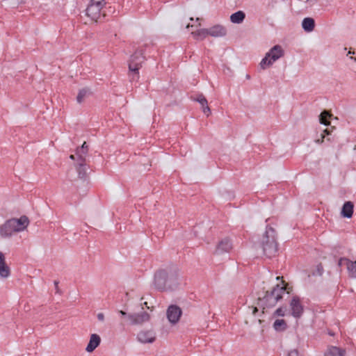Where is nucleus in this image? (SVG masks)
Wrapping results in <instances>:
<instances>
[{
    "mask_svg": "<svg viewBox=\"0 0 356 356\" xmlns=\"http://www.w3.org/2000/svg\"><path fill=\"white\" fill-rule=\"evenodd\" d=\"M277 291H266V293L262 300L265 302L266 307H273L282 298V295L276 293Z\"/></svg>",
    "mask_w": 356,
    "mask_h": 356,
    "instance_id": "nucleus-8",
    "label": "nucleus"
},
{
    "mask_svg": "<svg viewBox=\"0 0 356 356\" xmlns=\"http://www.w3.org/2000/svg\"><path fill=\"white\" fill-rule=\"evenodd\" d=\"M139 70L137 68H129V77L131 82H137L139 80Z\"/></svg>",
    "mask_w": 356,
    "mask_h": 356,
    "instance_id": "nucleus-27",
    "label": "nucleus"
},
{
    "mask_svg": "<svg viewBox=\"0 0 356 356\" xmlns=\"http://www.w3.org/2000/svg\"><path fill=\"white\" fill-rule=\"evenodd\" d=\"M276 280L277 284L273 286L271 289H289L288 288V284L285 282L282 277L277 276Z\"/></svg>",
    "mask_w": 356,
    "mask_h": 356,
    "instance_id": "nucleus-25",
    "label": "nucleus"
},
{
    "mask_svg": "<svg viewBox=\"0 0 356 356\" xmlns=\"http://www.w3.org/2000/svg\"><path fill=\"white\" fill-rule=\"evenodd\" d=\"M138 341L142 343H153L156 337L152 331H140L137 335Z\"/></svg>",
    "mask_w": 356,
    "mask_h": 356,
    "instance_id": "nucleus-11",
    "label": "nucleus"
},
{
    "mask_svg": "<svg viewBox=\"0 0 356 356\" xmlns=\"http://www.w3.org/2000/svg\"><path fill=\"white\" fill-rule=\"evenodd\" d=\"M332 115L327 111L325 110L321 112V113L319 115V122L321 124L324 125H329L330 124V119Z\"/></svg>",
    "mask_w": 356,
    "mask_h": 356,
    "instance_id": "nucleus-24",
    "label": "nucleus"
},
{
    "mask_svg": "<svg viewBox=\"0 0 356 356\" xmlns=\"http://www.w3.org/2000/svg\"><path fill=\"white\" fill-rule=\"evenodd\" d=\"M106 14L105 13V11L103 12V15L105 16Z\"/></svg>",
    "mask_w": 356,
    "mask_h": 356,
    "instance_id": "nucleus-50",
    "label": "nucleus"
},
{
    "mask_svg": "<svg viewBox=\"0 0 356 356\" xmlns=\"http://www.w3.org/2000/svg\"><path fill=\"white\" fill-rule=\"evenodd\" d=\"M353 211L354 204L350 201H347L341 208V215L344 218H350L353 216Z\"/></svg>",
    "mask_w": 356,
    "mask_h": 356,
    "instance_id": "nucleus-16",
    "label": "nucleus"
},
{
    "mask_svg": "<svg viewBox=\"0 0 356 356\" xmlns=\"http://www.w3.org/2000/svg\"><path fill=\"white\" fill-rule=\"evenodd\" d=\"M273 327L276 331H282L286 329V323L284 319H277L273 323Z\"/></svg>",
    "mask_w": 356,
    "mask_h": 356,
    "instance_id": "nucleus-28",
    "label": "nucleus"
},
{
    "mask_svg": "<svg viewBox=\"0 0 356 356\" xmlns=\"http://www.w3.org/2000/svg\"><path fill=\"white\" fill-rule=\"evenodd\" d=\"M143 304H144V305H145L147 308H149V307L147 306V302H145Z\"/></svg>",
    "mask_w": 356,
    "mask_h": 356,
    "instance_id": "nucleus-47",
    "label": "nucleus"
},
{
    "mask_svg": "<svg viewBox=\"0 0 356 356\" xmlns=\"http://www.w3.org/2000/svg\"><path fill=\"white\" fill-rule=\"evenodd\" d=\"M100 342L101 339L98 334H91L90 341L86 348V350L88 353L92 352L100 344Z\"/></svg>",
    "mask_w": 356,
    "mask_h": 356,
    "instance_id": "nucleus-15",
    "label": "nucleus"
},
{
    "mask_svg": "<svg viewBox=\"0 0 356 356\" xmlns=\"http://www.w3.org/2000/svg\"><path fill=\"white\" fill-rule=\"evenodd\" d=\"M145 60V57L144 56V49L138 48L135 52L131 55L130 58L128 62L129 68H137L140 69L142 67V64Z\"/></svg>",
    "mask_w": 356,
    "mask_h": 356,
    "instance_id": "nucleus-2",
    "label": "nucleus"
},
{
    "mask_svg": "<svg viewBox=\"0 0 356 356\" xmlns=\"http://www.w3.org/2000/svg\"><path fill=\"white\" fill-rule=\"evenodd\" d=\"M149 314L146 312L129 314L128 318L131 325H141L149 320Z\"/></svg>",
    "mask_w": 356,
    "mask_h": 356,
    "instance_id": "nucleus-7",
    "label": "nucleus"
},
{
    "mask_svg": "<svg viewBox=\"0 0 356 356\" xmlns=\"http://www.w3.org/2000/svg\"><path fill=\"white\" fill-rule=\"evenodd\" d=\"M275 314L277 316H284V311L283 310L282 308H278L277 309H276Z\"/></svg>",
    "mask_w": 356,
    "mask_h": 356,
    "instance_id": "nucleus-35",
    "label": "nucleus"
},
{
    "mask_svg": "<svg viewBox=\"0 0 356 356\" xmlns=\"http://www.w3.org/2000/svg\"><path fill=\"white\" fill-rule=\"evenodd\" d=\"M290 308L291 311V315L296 318H299L302 316L304 307L300 302V299L298 296H296L292 298L290 302Z\"/></svg>",
    "mask_w": 356,
    "mask_h": 356,
    "instance_id": "nucleus-5",
    "label": "nucleus"
},
{
    "mask_svg": "<svg viewBox=\"0 0 356 356\" xmlns=\"http://www.w3.org/2000/svg\"><path fill=\"white\" fill-rule=\"evenodd\" d=\"M288 356H298V352L296 350H293L289 353Z\"/></svg>",
    "mask_w": 356,
    "mask_h": 356,
    "instance_id": "nucleus-39",
    "label": "nucleus"
},
{
    "mask_svg": "<svg viewBox=\"0 0 356 356\" xmlns=\"http://www.w3.org/2000/svg\"><path fill=\"white\" fill-rule=\"evenodd\" d=\"M54 286H55V287L57 289V288L58 287V283H59V282H58V281H54Z\"/></svg>",
    "mask_w": 356,
    "mask_h": 356,
    "instance_id": "nucleus-44",
    "label": "nucleus"
},
{
    "mask_svg": "<svg viewBox=\"0 0 356 356\" xmlns=\"http://www.w3.org/2000/svg\"><path fill=\"white\" fill-rule=\"evenodd\" d=\"M193 100L197 102L202 106V111L209 116L211 114V109L208 106V102L202 94H199L196 97H192Z\"/></svg>",
    "mask_w": 356,
    "mask_h": 356,
    "instance_id": "nucleus-14",
    "label": "nucleus"
},
{
    "mask_svg": "<svg viewBox=\"0 0 356 356\" xmlns=\"http://www.w3.org/2000/svg\"><path fill=\"white\" fill-rule=\"evenodd\" d=\"M70 159H72V160H74V159H75V156H74V155L71 154V155L70 156Z\"/></svg>",
    "mask_w": 356,
    "mask_h": 356,
    "instance_id": "nucleus-45",
    "label": "nucleus"
},
{
    "mask_svg": "<svg viewBox=\"0 0 356 356\" xmlns=\"http://www.w3.org/2000/svg\"><path fill=\"white\" fill-rule=\"evenodd\" d=\"M90 4L100 7L102 8H103V6H104V4L99 3V1H97L96 0H95V1H92V0H90Z\"/></svg>",
    "mask_w": 356,
    "mask_h": 356,
    "instance_id": "nucleus-36",
    "label": "nucleus"
},
{
    "mask_svg": "<svg viewBox=\"0 0 356 356\" xmlns=\"http://www.w3.org/2000/svg\"><path fill=\"white\" fill-rule=\"evenodd\" d=\"M324 138H325V135L323 134H321V138L316 139L315 142L316 143L321 144L323 142Z\"/></svg>",
    "mask_w": 356,
    "mask_h": 356,
    "instance_id": "nucleus-38",
    "label": "nucleus"
},
{
    "mask_svg": "<svg viewBox=\"0 0 356 356\" xmlns=\"http://www.w3.org/2000/svg\"><path fill=\"white\" fill-rule=\"evenodd\" d=\"M10 270L9 266L4 264L3 265H0V276L2 278H7L10 276Z\"/></svg>",
    "mask_w": 356,
    "mask_h": 356,
    "instance_id": "nucleus-29",
    "label": "nucleus"
},
{
    "mask_svg": "<svg viewBox=\"0 0 356 356\" xmlns=\"http://www.w3.org/2000/svg\"><path fill=\"white\" fill-rule=\"evenodd\" d=\"M181 286L179 282L178 275L176 274H170L168 275L167 278V289H173Z\"/></svg>",
    "mask_w": 356,
    "mask_h": 356,
    "instance_id": "nucleus-18",
    "label": "nucleus"
},
{
    "mask_svg": "<svg viewBox=\"0 0 356 356\" xmlns=\"http://www.w3.org/2000/svg\"><path fill=\"white\" fill-rule=\"evenodd\" d=\"M107 9L108 10V12H109V13H110V12H111V6H110V7H108Z\"/></svg>",
    "mask_w": 356,
    "mask_h": 356,
    "instance_id": "nucleus-46",
    "label": "nucleus"
},
{
    "mask_svg": "<svg viewBox=\"0 0 356 356\" xmlns=\"http://www.w3.org/2000/svg\"><path fill=\"white\" fill-rule=\"evenodd\" d=\"M302 27L306 32H311L314 29L315 21L312 17H305L302 22Z\"/></svg>",
    "mask_w": 356,
    "mask_h": 356,
    "instance_id": "nucleus-20",
    "label": "nucleus"
},
{
    "mask_svg": "<svg viewBox=\"0 0 356 356\" xmlns=\"http://www.w3.org/2000/svg\"><path fill=\"white\" fill-rule=\"evenodd\" d=\"M192 35L196 40H203L207 35H209L208 29H199L197 31L192 32Z\"/></svg>",
    "mask_w": 356,
    "mask_h": 356,
    "instance_id": "nucleus-26",
    "label": "nucleus"
},
{
    "mask_svg": "<svg viewBox=\"0 0 356 356\" xmlns=\"http://www.w3.org/2000/svg\"><path fill=\"white\" fill-rule=\"evenodd\" d=\"M88 151V146L86 142L83 143V145L76 149V154L78 156L77 161L85 162V156L87 154Z\"/></svg>",
    "mask_w": 356,
    "mask_h": 356,
    "instance_id": "nucleus-19",
    "label": "nucleus"
},
{
    "mask_svg": "<svg viewBox=\"0 0 356 356\" xmlns=\"http://www.w3.org/2000/svg\"><path fill=\"white\" fill-rule=\"evenodd\" d=\"M199 20H200V19L199 17H197L196 21H199Z\"/></svg>",
    "mask_w": 356,
    "mask_h": 356,
    "instance_id": "nucleus-49",
    "label": "nucleus"
},
{
    "mask_svg": "<svg viewBox=\"0 0 356 356\" xmlns=\"http://www.w3.org/2000/svg\"><path fill=\"white\" fill-rule=\"evenodd\" d=\"M266 55L269 58L268 66H270L273 65L275 61L284 56V51L280 45L276 44L273 46Z\"/></svg>",
    "mask_w": 356,
    "mask_h": 356,
    "instance_id": "nucleus-6",
    "label": "nucleus"
},
{
    "mask_svg": "<svg viewBox=\"0 0 356 356\" xmlns=\"http://www.w3.org/2000/svg\"><path fill=\"white\" fill-rule=\"evenodd\" d=\"M345 351L336 346L329 348L325 353V356H343Z\"/></svg>",
    "mask_w": 356,
    "mask_h": 356,
    "instance_id": "nucleus-22",
    "label": "nucleus"
},
{
    "mask_svg": "<svg viewBox=\"0 0 356 356\" xmlns=\"http://www.w3.org/2000/svg\"><path fill=\"white\" fill-rule=\"evenodd\" d=\"M232 248V244L229 238H224L221 240L217 245L215 250L216 254H221L223 253L229 252Z\"/></svg>",
    "mask_w": 356,
    "mask_h": 356,
    "instance_id": "nucleus-10",
    "label": "nucleus"
},
{
    "mask_svg": "<svg viewBox=\"0 0 356 356\" xmlns=\"http://www.w3.org/2000/svg\"><path fill=\"white\" fill-rule=\"evenodd\" d=\"M119 313H120V315H122V316H127V317H128V315H129V314H127L125 312H124V311L120 310V311L119 312Z\"/></svg>",
    "mask_w": 356,
    "mask_h": 356,
    "instance_id": "nucleus-42",
    "label": "nucleus"
},
{
    "mask_svg": "<svg viewBox=\"0 0 356 356\" xmlns=\"http://www.w3.org/2000/svg\"><path fill=\"white\" fill-rule=\"evenodd\" d=\"M76 171L80 179H85L87 175V168L86 163L77 161Z\"/></svg>",
    "mask_w": 356,
    "mask_h": 356,
    "instance_id": "nucleus-23",
    "label": "nucleus"
},
{
    "mask_svg": "<svg viewBox=\"0 0 356 356\" xmlns=\"http://www.w3.org/2000/svg\"><path fill=\"white\" fill-rule=\"evenodd\" d=\"M245 18V14L243 11L238 10L230 16V20L234 24H241Z\"/></svg>",
    "mask_w": 356,
    "mask_h": 356,
    "instance_id": "nucleus-21",
    "label": "nucleus"
},
{
    "mask_svg": "<svg viewBox=\"0 0 356 356\" xmlns=\"http://www.w3.org/2000/svg\"><path fill=\"white\" fill-rule=\"evenodd\" d=\"M268 60H269V58L267 57V56L266 55L265 57L261 60V61L260 62V64H259L262 69L266 68V65H268Z\"/></svg>",
    "mask_w": 356,
    "mask_h": 356,
    "instance_id": "nucleus-33",
    "label": "nucleus"
},
{
    "mask_svg": "<svg viewBox=\"0 0 356 356\" xmlns=\"http://www.w3.org/2000/svg\"><path fill=\"white\" fill-rule=\"evenodd\" d=\"M97 319L100 321H103L104 320V315L103 313H99L97 315Z\"/></svg>",
    "mask_w": 356,
    "mask_h": 356,
    "instance_id": "nucleus-40",
    "label": "nucleus"
},
{
    "mask_svg": "<svg viewBox=\"0 0 356 356\" xmlns=\"http://www.w3.org/2000/svg\"><path fill=\"white\" fill-rule=\"evenodd\" d=\"M246 78H247V79H250V75H248H248L246 76Z\"/></svg>",
    "mask_w": 356,
    "mask_h": 356,
    "instance_id": "nucleus-48",
    "label": "nucleus"
},
{
    "mask_svg": "<svg viewBox=\"0 0 356 356\" xmlns=\"http://www.w3.org/2000/svg\"><path fill=\"white\" fill-rule=\"evenodd\" d=\"M257 311H258V309L257 307H254L252 309V314H255L256 312H257Z\"/></svg>",
    "mask_w": 356,
    "mask_h": 356,
    "instance_id": "nucleus-43",
    "label": "nucleus"
},
{
    "mask_svg": "<svg viewBox=\"0 0 356 356\" xmlns=\"http://www.w3.org/2000/svg\"><path fill=\"white\" fill-rule=\"evenodd\" d=\"M259 248L267 257H274L277 252V243L276 239V232L274 228L267 225L266 231L259 243Z\"/></svg>",
    "mask_w": 356,
    "mask_h": 356,
    "instance_id": "nucleus-1",
    "label": "nucleus"
},
{
    "mask_svg": "<svg viewBox=\"0 0 356 356\" xmlns=\"http://www.w3.org/2000/svg\"><path fill=\"white\" fill-rule=\"evenodd\" d=\"M209 35L213 37H222L225 36L227 33L226 29L220 25H216L213 27L208 29Z\"/></svg>",
    "mask_w": 356,
    "mask_h": 356,
    "instance_id": "nucleus-17",
    "label": "nucleus"
},
{
    "mask_svg": "<svg viewBox=\"0 0 356 356\" xmlns=\"http://www.w3.org/2000/svg\"><path fill=\"white\" fill-rule=\"evenodd\" d=\"M90 94V91L87 88H83L79 90L78 95L76 97V101L78 103L81 104L84 100L85 97H87Z\"/></svg>",
    "mask_w": 356,
    "mask_h": 356,
    "instance_id": "nucleus-30",
    "label": "nucleus"
},
{
    "mask_svg": "<svg viewBox=\"0 0 356 356\" xmlns=\"http://www.w3.org/2000/svg\"><path fill=\"white\" fill-rule=\"evenodd\" d=\"M330 133H331V131H330L329 129H325L323 131V134L325 136V135L328 136V135H330Z\"/></svg>",
    "mask_w": 356,
    "mask_h": 356,
    "instance_id": "nucleus-41",
    "label": "nucleus"
},
{
    "mask_svg": "<svg viewBox=\"0 0 356 356\" xmlns=\"http://www.w3.org/2000/svg\"><path fill=\"white\" fill-rule=\"evenodd\" d=\"M190 20H191V21H193V17H191V18H190Z\"/></svg>",
    "mask_w": 356,
    "mask_h": 356,
    "instance_id": "nucleus-51",
    "label": "nucleus"
},
{
    "mask_svg": "<svg viewBox=\"0 0 356 356\" xmlns=\"http://www.w3.org/2000/svg\"><path fill=\"white\" fill-rule=\"evenodd\" d=\"M347 268L350 274V276L356 277V261H350Z\"/></svg>",
    "mask_w": 356,
    "mask_h": 356,
    "instance_id": "nucleus-31",
    "label": "nucleus"
},
{
    "mask_svg": "<svg viewBox=\"0 0 356 356\" xmlns=\"http://www.w3.org/2000/svg\"><path fill=\"white\" fill-rule=\"evenodd\" d=\"M168 274L165 270H159L154 274V286L155 289H167Z\"/></svg>",
    "mask_w": 356,
    "mask_h": 356,
    "instance_id": "nucleus-3",
    "label": "nucleus"
},
{
    "mask_svg": "<svg viewBox=\"0 0 356 356\" xmlns=\"http://www.w3.org/2000/svg\"><path fill=\"white\" fill-rule=\"evenodd\" d=\"M11 220L17 232L24 231L29 224V220L26 216H22L19 218H11Z\"/></svg>",
    "mask_w": 356,
    "mask_h": 356,
    "instance_id": "nucleus-12",
    "label": "nucleus"
},
{
    "mask_svg": "<svg viewBox=\"0 0 356 356\" xmlns=\"http://www.w3.org/2000/svg\"><path fill=\"white\" fill-rule=\"evenodd\" d=\"M4 264H6L5 261V256L1 252H0V265H3Z\"/></svg>",
    "mask_w": 356,
    "mask_h": 356,
    "instance_id": "nucleus-37",
    "label": "nucleus"
},
{
    "mask_svg": "<svg viewBox=\"0 0 356 356\" xmlns=\"http://www.w3.org/2000/svg\"><path fill=\"white\" fill-rule=\"evenodd\" d=\"M17 232L15 229L13 221L10 219L6 221V222L0 227V234L3 237H9L13 233Z\"/></svg>",
    "mask_w": 356,
    "mask_h": 356,
    "instance_id": "nucleus-9",
    "label": "nucleus"
},
{
    "mask_svg": "<svg viewBox=\"0 0 356 356\" xmlns=\"http://www.w3.org/2000/svg\"><path fill=\"white\" fill-rule=\"evenodd\" d=\"M323 273V267L321 264L317 265L316 270L313 272L314 275H322Z\"/></svg>",
    "mask_w": 356,
    "mask_h": 356,
    "instance_id": "nucleus-32",
    "label": "nucleus"
},
{
    "mask_svg": "<svg viewBox=\"0 0 356 356\" xmlns=\"http://www.w3.org/2000/svg\"><path fill=\"white\" fill-rule=\"evenodd\" d=\"M182 314V311L179 307L175 305H170L166 311V316L169 322L175 325L180 319V317Z\"/></svg>",
    "mask_w": 356,
    "mask_h": 356,
    "instance_id": "nucleus-4",
    "label": "nucleus"
},
{
    "mask_svg": "<svg viewBox=\"0 0 356 356\" xmlns=\"http://www.w3.org/2000/svg\"><path fill=\"white\" fill-rule=\"evenodd\" d=\"M350 260L346 258H341L338 261L339 266H341L342 265L346 264L348 265Z\"/></svg>",
    "mask_w": 356,
    "mask_h": 356,
    "instance_id": "nucleus-34",
    "label": "nucleus"
},
{
    "mask_svg": "<svg viewBox=\"0 0 356 356\" xmlns=\"http://www.w3.org/2000/svg\"><path fill=\"white\" fill-rule=\"evenodd\" d=\"M102 8L89 4L86 8V15L92 20L97 21L100 17Z\"/></svg>",
    "mask_w": 356,
    "mask_h": 356,
    "instance_id": "nucleus-13",
    "label": "nucleus"
}]
</instances>
